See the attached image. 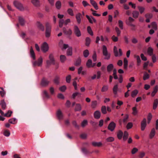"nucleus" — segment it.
Here are the masks:
<instances>
[{"instance_id":"nucleus-1","label":"nucleus","mask_w":158,"mask_h":158,"mask_svg":"<svg viewBox=\"0 0 158 158\" xmlns=\"http://www.w3.org/2000/svg\"><path fill=\"white\" fill-rule=\"evenodd\" d=\"M46 37L48 38L49 37L50 35V33L51 30V26L49 23L48 22H47L46 23Z\"/></svg>"},{"instance_id":"nucleus-2","label":"nucleus","mask_w":158,"mask_h":158,"mask_svg":"<svg viewBox=\"0 0 158 158\" xmlns=\"http://www.w3.org/2000/svg\"><path fill=\"white\" fill-rule=\"evenodd\" d=\"M102 53L105 59H109L110 58V54L108 52L107 48L105 45L102 47Z\"/></svg>"},{"instance_id":"nucleus-3","label":"nucleus","mask_w":158,"mask_h":158,"mask_svg":"<svg viewBox=\"0 0 158 158\" xmlns=\"http://www.w3.org/2000/svg\"><path fill=\"white\" fill-rule=\"evenodd\" d=\"M13 4L15 7L19 10H23L24 9L23 5L19 1H14L13 2Z\"/></svg>"},{"instance_id":"nucleus-4","label":"nucleus","mask_w":158,"mask_h":158,"mask_svg":"<svg viewBox=\"0 0 158 158\" xmlns=\"http://www.w3.org/2000/svg\"><path fill=\"white\" fill-rule=\"evenodd\" d=\"M32 65L34 66H41L43 63V58L42 57H40L38 59L37 61H35L32 62Z\"/></svg>"},{"instance_id":"nucleus-5","label":"nucleus","mask_w":158,"mask_h":158,"mask_svg":"<svg viewBox=\"0 0 158 158\" xmlns=\"http://www.w3.org/2000/svg\"><path fill=\"white\" fill-rule=\"evenodd\" d=\"M49 49L48 44L46 42H44L41 46V49L44 52L48 51Z\"/></svg>"},{"instance_id":"nucleus-6","label":"nucleus","mask_w":158,"mask_h":158,"mask_svg":"<svg viewBox=\"0 0 158 158\" xmlns=\"http://www.w3.org/2000/svg\"><path fill=\"white\" fill-rule=\"evenodd\" d=\"M74 32L77 36L79 37L81 35V31L78 27L76 25H75L74 26Z\"/></svg>"},{"instance_id":"nucleus-7","label":"nucleus","mask_w":158,"mask_h":158,"mask_svg":"<svg viewBox=\"0 0 158 158\" xmlns=\"http://www.w3.org/2000/svg\"><path fill=\"white\" fill-rule=\"evenodd\" d=\"M119 54H118L117 49L116 46H114V53L115 56H121L122 55V52L121 49H119Z\"/></svg>"},{"instance_id":"nucleus-8","label":"nucleus","mask_w":158,"mask_h":158,"mask_svg":"<svg viewBox=\"0 0 158 158\" xmlns=\"http://www.w3.org/2000/svg\"><path fill=\"white\" fill-rule=\"evenodd\" d=\"M116 127L115 123L113 122H111L108 127V129L111 131H113Z\"/></svg>"},{"instance_id":"nucleus-9","label":"nucleus","mask_w":158,"mask_h":158,"mask_svg":"<svg viewBox=\"0 0 158 158\" xmlns=\"http://www.w3.org/2000/svg\"><path fill=\"white\" fill-rule=\"evenodd\" d=\"M49 58L50 60H47V63L48 65L51 64H55V61L53 56L52 54H50L49 56Z\"/></svg>"},{"instance_id":"nucleus-10","label":"nucleus","mask_w":158,"mask_h":158,"mask_svg":"<svg viewBox=\"0 0 158 158\" xmlns=\"http://www.w3.org/2000/svg\"><path fill=\"white\" fill-rule=\"evenodd\" d=\"M63 31L64 34L67 35H70L72 34V31L70 29H67L65 27L63 28Z\"/></svg>"},{"instance_id":"nucleus-11","label":"nucleus","mask_w":158,"mask_h":158,"mask_svg":"<svg viewBox=\"0 0 158 158\" xmlns=\"http://www.w3.org/2000/svg\"><path fill=\"white\" fill-rule=\"evenodd\" d=\"M147 125V121L146 118H144L141 122V129L142 131H143Z\"/></svg>"},{"instance_id":"nucleus-12","label":"nucleus","mask_w":158,"mask_h":158,"mask_svg":"<svg viewBox=\"0 0 158 158\" xmlns=\"http://www.w3.org/2000/svg\"><path fill=\"white\" fill-rule=\"evenodd\" d=\"M86 16L90 23L92 24L94 22L96 23V19L92 16H89L87 15H86Z\"/></svg>"},{"instance_id":"nucleus-13","label":"nucleus","mask_w":158,"mask_h":158,"mask_svg":"<svg viewBox=\"0 0 158 158\" xmlns=\"http://www.w3.org/2000/svg\"><path fill=\"white\" fill-rule=\"evenodd\" d=\"M90 2L92 5L96 10L98 9V7L97 2L94 0H90Z\"/></svg>"},{"instance_id":"nucleus-14","label":"nucleus","mask_w":158,"mask_h":158,"mask_svg":"<svg viewBox=\"0 0 158 158\" xmlns=\"http://www.w3.org/2000/svg\"><path fill=\"white\" fill-rule=\"evenodd\" d=\"M82 15L80 13H78L76 15V18L78 23L79 24L81 23V18H82Z\"/></svg>"},{"instance_id":"nucleus-15","label":"nucleus","mask_w":158,"mask_h":158,"mask_svg":"<svg viewBox=\"0 0 158 158\" xmlns=\"http://www.w3.org/2000/svg\"><path fill=\"white\" fill-rule=\"evenodd\" d=\"M37 27L42 31H44V27L43 24L39 22H37L36 23Z\"/></svg>"},{"instance_id":"nucleus-16","label":"nucleus","mask_w":158,"mask_h":158,"mask_svg":"<svg viewBox=\"0 0 158 158\" xmlns=\"http://www.w3.org/2000/svg\"><path fill=\"white\" fill-rule=\"evenodd\" d=\"M30 56L31 57V58L34 60H35V55L34 51L32 47H31L30 48Z\"/></svg>"},{"instance_id":"nucleus-17","label":"nucleus","mask_w":158,"mask_h":158,"mask_svg":"<svg viewBox=\"0 0 158 158\" xmlns=\"http://www.w3.org/2000/svg\"><path fill=\"white\" fill-rule=\"evenodd\" d=\"M94 115L95 118L98 119L100 117L101 113L100 111L98 110H97L94 112Z\"/></svg>"},{"instance_id":"nucleus-18","label":"nucleus","mask_w":158,"mask_h":158,"mask_svg":"<svg viewBox=\"0 0 158 158\" xmlns=\"http://www.w3.org/2000/svg\"><path fill=\"white\" fill-rule=\"evenodd\" d=\"M135 20L131 17H129L127 19L126 21V23L127 25H129L130 24L132 23Z\"/></svg>"},{"instance_id":"nucleus-19","label":"nucleus","mask_w":158,"mask_h":158,"mask_svg":"<svg viewBox=\"0 0 158 158\" xmlns=\"http://www.w3.org/2000/svg\"><path fill=\"white\" fill-rule=\"evenodd\" d=\"M95 65V63L93 64L92 63V60L90 59L88 60L87 63L86 65L88 67H93Z\"/></svg>"},{"instance_id":"nucleus-20","label":"nucleus","mask_w":158,"mask_h":158,"mask_svg":"<svg viewBox=\"0 0 158 158\" xmlns=\"http://www.w3.org/2000/svg\"><path fill=\"white\" fill-rule=\"evenodd\" d=\"M49 83V81L47 79L44 78L42 79L41 81V85L42 86H45L47 85Z\"/></svg>"},{"instance_id":"nucleus-21","label":"nucleus","mask_w":158,"mask_h":158,"mask_svg":"<svg viewBox=\"0 0 158 158\" xmlns=\"http://www.w3.org/2000/svg\"><path fill=\"white\" fill-rule=\"evenodd\" d=\"M42 94L44 98H45L47 99H48L50 98V96L47 91L45 90L43 91L42 93Z\"/></svg>"},{"instance_id":"nucleus-22","label":"nucleus","mask_w":158,"mask_h":158,"mask_svg":"<svg viewBox=\"0 0 158 158\" xmlns=\"http://www.w3.org/2000/svg\"><path fill=\"white\" fill-rule=\"evenodd\" d=\"M31 2L35 6H40L39 0H31Z\"/></svg>"},{"instance_id":"nucleus-23","label":"nucleus","mask_w":158,"mask_h":158,"mask_svg":"<svg viewBox=\"0 0 158 158\" xmlns=\"http://www.w3.org/2000/svg\"><path fill=\"white\" fill-rule=\"evenodd\" d=\"M148 54L150 56L153 55V49L151 47H149L148 48L147 52Z\"/></svg>"},{"instance_id":"nucleus-24","label":"nucleus","mask_w":158,"mask_h":158,"mask_svg":"<svg viewBox=\"0 0 158 158\" xmlns=\"http://www.w3.org/2000/svg\"><path fill=\"white\" fill-rule=\"evenodd\" d=\"M113 92L114 94L116 95L118 93V86L117 84L114 85L113 87Z\"/></svg>"},{"instance_id":"nucleus-25","label":"nucleus","mask_w":158,"mask_h":158,"mask_svg":"<svg viewBox=\"0 0 158 158\" xmlns=\"http://www.w3.org/2000/svg\"><path fill=\"white\" fill-rule=\"evenodd\" d=\"M158 87L157 85H156L153 88V90L151 94L152 96H154L156 94V93L158 91Z\"/></svg>"},{"instance_id":"nucleus-26","label":"nucleus","mask_w":158,"mask_h":158,"mask_svg":"<svg viewBox=\"0 0 158 158\" xmlns=\"http://www.w3.org/2000/svg\"><path fill=\"white\" fill-rule=\"evenodd\" d=\"M56 115L57 117L59 119H61L63 118V114L60 110H59L57 111L56 113Z\"/></svg>"},{"instance_id":"nucleus-27","label":"nucleus","mask_w":158,"mask_h":158,"mask_svg":"<svg viewBox=\"0 0 158 158\" xmlns=\"http://www.w3.org/2000/svg\"><path fill=\"white\" fill-rule=\"evenodd\" d=\"M67 54L68 56H71L72 55V48L71 47H69L67 51Z\"/></svg>"},{"instance_id":"nucleus-28","label":"nucleus","mask_w":158,"mask_h":158,"mask_svg":"<svg viewBox=\"0 0 158 158\" xmlns=\"http://www.w3.org/2000/svg\"><path fill=\"white\" fill-rule=\"evenodd\" d=\"M132 14L133 17L135 19L137 18L139 15V13L137 11H133Z\"/></svg>"},{"instance_id":"nucleus-29","label":"nucleus","mask_w":158,"mask_h":158,"mask_svg":"<svg viewBox=\"0 0 158 158\" xmlns=\"http://www.w3.org/2000/svg\"><path fill=\"white\" fill-rule=\"evenodd\" d=\"M158 105V99H156L154 100L153 103V109L154 110L156 109Z\"/></svg>"},{"instance_id":"nucleus-30","label":"nucleus","mask_w":158,"mask_h":158,"mask_svg":"<svg viewBox=\"0 0 158 158\" xmlns=\"http://www.w3.org/2000/svg\"><path fill=\"white\" fill-rule=\"evenodd\" d=\"M137 8L141 14H142L145 11V8L143 6H137Z\"/></svg>"},{"instance_id":"nucleus-31","label":"nucleus","mask_w":158,"mask_h":158,"mask_svg":"<svg viewBox=\"0 0 158 158\" xmlns=\"http://www.w3.org/2000/svg\"><path fill=\"white\" fill-rule=\"evenodd\" d=\"M92 144L93 146L95 147H99L101 146L102 145V143L101 142H93Z\"/></svg>"},{"instance_id":"nucleus-32","label":"nucleus","mask_w":158,"mask_h":158,"mask_svg":"<svg viewBox=\"0 0 158 158\" xmlns=\"http://www.w3.org/2000/svg\"><path fill=\"white\" fill-rule=\"evenodd\" d=\"M19 23L22 26H24L25 23V20L21 17H19Z\"/></svg>"},{"instance_id":"nucleus-33","label":"nucleus","mask_w":158,"mask_h":158,"mask_svg":"<svg viewBox=\"0 0 158 158\" xmlns=\"http://www.w3.org/2000/svg\"><path fill=\"white\" fill-rule=\"evenodd\" d=\"M128 133L127 131H125L124 132L123 137V139L124 141H125L127 140L128 137Z\"/></svg>"},{"instance_id":"nucleus-34","label":"nucleus","mask_w":158,"mask_h":158,"mask_svg":"<svg viewBox=\"0 0 158 158\" xmlns=\"http://www.w3.org/2000/svg\"><path fill=\"white\" fill-rule=\"evenodd\" d=\"M155 134V131L154 128L152 129L151 132H150L149 136L150 138L152 139L153 138Z\"/></svg>"},{"instance_id":"nucleus-35","label":"nucleus","mask_w":158,"mask_h":158,"mask_svg":"<svg viewBox=\"0 0 158 158\" xmlns=\"http://www.w3.org/2000/svg\"><path fill=\"white\" fill-rule=\"evenodd\" d=\"M123 135V132L120 130L117 133V137L119 139H121L122 138Z\"/></svg>"},{"instance_id":"nucleus-36","label":"nucleus","mask_w":158,"mask_h":158,"mask_svg":"<svg viewBox=\"0 0 158 158\" xmlns=\"http://www.w3.org/2000/svg\"><path fill=\"white\" fill-rule=\"evenodd\" d=\"M123 63L124 67L125 69H127V68L128 61L127 60L126 58L124 59Z\"/></svg>"},{"instance_id":"nucleus-37","label":"nucleus","mask_w":158,"mask_h":158,"mask_svg":"<svg viewBox=\"0 0 158 158\" xmlns=\"http://www.w3.org/2000/svg\"><path fill=\"white\" fill-rule=\"evenodd\" d=\"M0 104L1 105L2 109L5 110L6 107V105L4 100H2L1 101Z\"/></svg>"},{"instance_id":"nucleus-38","label":"nucleus","mask_w":158,"mask_h":158,"mask_svg":"<svg viewBox=\"0 0 158 158\" xmlns=\"http://www.w3.org/2000/svg\"><path fill=\"white\" fill-rule=\"evenodd\" d=\"M60 61L61 62L63 63L66 60V57L63 55H61L60 56Z\"/></svg>"},{"instance_id":"nucleus-39","label":"nucleus","mask_w":158,"mask_h":158,"mask_svg":"<svg viewBox=\"0 0 158 158\" xmlns=\"http://www.w3.org/2000/svg\"><path fill=\"white\" fill-rule=\"evenodd\" d=\"M149 74L147 72H144L143 77V80H146L149 79Z\"/></svg>"},{"instance_id":"nucleus-40","label":"nucleus","mask_w":158,"mask_h":158,"mask_svg":"<svg viewBox=\"0 0 158 158\" xmlns=\"http://www.w3.org/2000/svg\"><path fill=\"white\" fill-rule=\"evenodd\" d=\"M91 42L90 39L88 37H87L85 39V45L87 46H89V45Z\"/></svg>"},{"instance_id":"nucleus-41","label":"nucleus","mask_w":158,"mask_h":158,"mask_svg":"<svg viewBox=\"0 0 158 158\" xmlns=\"http://www.w3.org/2000/svg\"><path fill=\"white\" fill-rule=\"evenodd\" d=\"M61 2L60 1H57L56 3V6L57 9H59L61 7Z\"/></svg>"},{"instance_id":"nucleus-42","label":"nucleus","mask_w":158,"mask_h":158,"mask_svg":"<svg viewBox=\"0 0 158 158\" xmlns=\"http://www.w3.org/2000/svg\"><path fill=\"white\" fill-rule=\"evenodd\" d=\"M9 121L10 123L12 124H15L17 122L16 119L15 118L10 119Z\"/></svg>"},{"instance_id":"nucleus-43","label":"nucleus","mask_w":158,"mask_h":158,"mask_svg":"<svg viewBox=\"0 0 158 158\" xmlns=\"http://www.w3.org/2000/svg\"><path fill=\"white\" fill-rule=\"evenodd\" d=\"M87 31L89 34L91 35L92 36L93 35V33L91 27L89 26H88L87 28Z\"/></svg>"},{"instance_id":"nucleus-44","label":"nucleus","mask_w":158,"mask_h":158,"mask_svg":"<svg viewBox=\"0 0 158 158\" xmlns=\"http://www.w3.org/2000/svg\"><path fill=\"white\" fill-rule=\"evenodd\" d=\"M118 25L119 27L121 29H123V22L121 20H119L118 21Z\"/></svg>"},{"instance_id":"nucleus-45","label":"nucleus","mask_w":158,"mask_h":158,"mask_svg":"<svg viewBox=\"0 0 158 158\" xmlns=\"http://www.w3.org/2000/svg\"><path fill=\"white\" fill-rule=\"evenodd\" d=\"M138 92V91L137 90L135 89L132 92L131 94V96L133 98L135 97L137 95Z\"/></svg>"},{"instance_id":"nucleus-46","label":"nucleus","mask_w":158,"mask_h":158,"mask_svg":"<svg viewBox=\"0 0 158 158\" xmlns=\"http://www.w3.org/2000/svg\"><path fill=\"white\" fill-rule=\"evenodd\" d=\"M84 56L85 57H87L89 55V52L88 50H85L83 52Z\"/></svg>"},{"instance_id":"nucleus-47","label":"nucleus","mask_w":158,"mask_h":158,"mask_svg":"<svg viewBox=\"0 0 158 158\" xmlns=\"http://www.w3.org/2000/svg\"><path fill=\"white\" fill-rule=\"evenodd\" d=\"M151 25L152 28L155 30L157 29V24L155 22H153L152 23Z\"/></svg>"},{"instance_id":"nucleus-48","label":"nucleus","mask_w":158,"mask_h":158,"mask_svg":"<svg viewBox=\"0 0 158 158\" xmlns=\"http://www.w3.org/2000/svg\"><path fill=\"white\" fill-rule=\"evenodd\" d=\"M114 137H109L106 139V141L107 142H112L114 141Z\"/></svg>"},{"instance_id":"nucleus-49","label":"nucleus","mask_w":158,"mask_h":158,"mask_svg":"<svg viewBox=\"0 0 158 158\" xmlns=\"http://www.w3.org/2000/svg\"><path fill=\"white\" fill-rule=\"evenodd\" d=\"M113 68V65L112 64H110L107 67V70L108 72H110Z\"/></svg>"},{"instance_id":"nucleus-50","label":"nucleus","mask_w":158,"mask_h":158,"mask_svg":"<svg viewBox=\"0 0 158 158\" xmlns=\"http://www.w3.org/2000/svg\"><path fill=\"white\" fill-rule=\"evenodd\" d=\"M67 12L68 14L71 16H73L74 15L73 10L71 8H69L68 9Z\"/></svg>"},{"instance_id":"nucleus-51","label":"nucleus","mask_w":158,"mask_h":158,"mask_svg":"<svg viewBox=\"0 0 158 158\" xmlns=\"http://www.w3.org/2000/svg\"><path fill=\"white\" fill-rule=\"evenodd\" d=\"M60 77L59 76H56L54 80V83L56 84H58L59 82Z\"/></svg>"},{"instance_id":"nucleus-52","label":"nucleus","mask_w":158,"mask_h":158,"mask_svg":"<svg viewBox=\"0 0 158 158\" xmlns=\"http://www.w3.org/2000/svg\"><path fill=\"white\" fill-rule=\"evenodd\" d=\"M81 110V107L80 104H77L76 105L75 110L76 111H80Z\"/></svg>"},{"instance_id":"nucleus-53","label":"nucleus","mask_w":158,"mask_h":158,"mask_svg":"<svg viewBox=\"0 0 158 158\" xmlns=\"http://www.w3.org/2000/svg\"><path fill=\"white\" fill-rule=\"evenodd\" d=\"M135 57L136 59L138 65H139V64L141 61L139 56L138 55H135Z\"/></svg>"},{"instance_id":"nucleus-54","label":"nucleus","mask_w":158,"mask_h":158,"mask_svg":"<svg viewBox=\"0 0 158 158\" xmlns=\"http://www.w3.org/2000/svg\"><path fill=\"white\" fill-rule=\"evenodd\" d=\"M132 114L134 115H136L137 114L138 112L136 107H133L132 108Z\"/></svg>"},{"instance_id":"nucleus-55","label":"nucleus","mask_w":158,"mask_h":158,"mask_svg":"<svg viewBox=\"0 0 158 158\" xmlns=\"http://www.w3.org/2000/svg\"><path fill=\"white\" fill-rule=\"evenodd\" d=\"M108 89V87L107 85H104L102 87L101 91L102 92H106L107 91Z\"/></svg>"},{"instance_id":"nucleus-56","label":"nucleus","mask_w":158,"mask_h":158,"mask_svg":"<svg viewBox=\"0 0 158 158\" xmlns=\"http://www.w3.org/2000/svg\"><path fill=\"white\" fill-rule=\"evenodd\" d=\"M101 111L103 114H106V108L105 106H102L101 108Z\"/></svg>"},{"instance_id":"nucleus-57","label":"nucleus","mask_w":158,"mask_h":158,"mask_svg":"<svg viewBox=\"0 0 158 158\" xmlns=\"http://www.w3.org/2000/svg\"><path fill=\"white\" fill-rule=\"evenodd\" d=\"M152 118V115L151 113H149L148 116V123H149Z\"/></svg>"},{"instance_id":"nucleus-58","label":"nucleus","mask_w":158,"mask_h":158,"mask_svg":"<svg viewBox=\"0 0 158 158\" xmlns=\"http://www.w3.org/2000/svg\"><path fill=\"white\" fill-rule=\"evenodd\" d=\"M133 123H128L127 126V129H129L131 128L133 126Z\"/></svg>"},{"instance_id":"nucleus-59","label":"nucleus","mask_w":158,"mask_h":158,"mask_svg":"<svg viewBox=\"0 0 158 158\" xmlns=\"http://www.w3.org/2000/svg\"><path fill=\"white\" fill-rule=\"evenodd\" d=\"M82 4L84 7H85L86 6H90L89 4L88 3L87 1L84 0L82 1Z\"/></svg>"},{"instance_id":"nucleus-60","label":"nucleus","mask_w":158,"mask_h":158,"mask_svg":"<svg viewBox=\"0 0 158 158\" xmlns=\"http://www.w3.org/2000/svg\"><path fill=\"white\" fill-rule=\"evenodd\" d=\"M97 104V102L96 101H93L92 102L91 106L93 108H95L96 107Z\"/></svg>"},{"instance_id":"nucleus-61","label":"nucleus","mask_w":158,"mask_h":158,"mask_svg":"<svg viewBox=\"0 0 158 158\" xmlns=\"http://www.w3.org/2000/svg\"><path fill=\"white\" fill-rule=\"evenodd\" d=\"M115 29L117 33V35L119 36L121 33V31L117 27H115Z\"/></svg>"},{"instance_id":"nucleus-62","label":"nucleus","mask_w":158,"mask_h":158,"mask_svg":"<svg viewBox=\"0 0 158 158\" xmlns=\"http://www.w3.org/2000/svg\"><path fill=\"white\" fill-rule=\"evenodd\" d=\"M87 124V121L86 120H84L81 123V125L82 127H85Z\"/></svg>"},{"instance_id":"nucleus-63","label":"nucleus","mask_w":158,"mask_h":158,"mask_svg":"<svg viewBox=\"0 0 158 158\" xmlns=\"http://www.w3.org/2000/svg\"><path fill=\"white\" fill-rule=\"evenodd\" d=\"M81 60L80 58L78 59L76 61L75 64L76 66H79L81 63Z\"/></svg>"},{"instance_id":"nucleus-64","label":"nucleus","mask_w":158,"mask_h":158,"mask_svg":"<svg viewBox=\"0 0 158 158\" xmlns=\"http://www.w3.org/2000/svg\"><path fill=\"white\" fill-rule=\"evenodd\" d=\"M138 150L137 148H134L131 150V153L132 154H134L137 152H138Z\"/></svg>"}]
</instances>
